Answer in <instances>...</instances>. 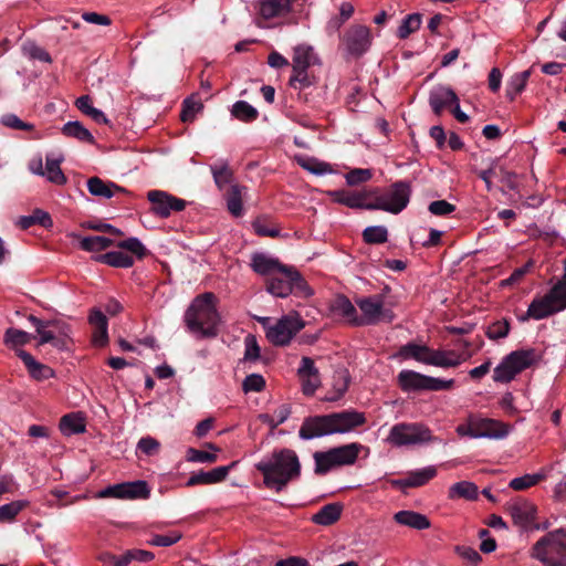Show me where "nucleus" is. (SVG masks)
<instances>
[{
  "instance_id": "30",
  "label": "nucleus",
  "mask_w": 566,
  "mask_h": 566,
  "mask_svg": "<svg viewBox=\"0 0 566 566\" xmlns=\"http://www.w3.org/2000/svg\"><path fill=\"white\" fill-rule=\"evenodd\" d=\"M432 348L426 345L408 343L400 347L398 356L403 359H415L419 363L430 365Z\"/></svg>"
},
{
  "instance_id": "8",
  "label": "nucleus",
  "mask_w": 566,
  "mask_h": 566,
  "mask_svg": "<svg viewBox=\"0 0 566 566\" xmlns=\"http://www.w3.org/2000/svg\"><path fill=\"white\" fill-rule=\"evenodd\" d=\"M387 441L395 447H406L434 442L437 438L423 423L400 422L391 427Z\"/></svg>"
},
{
  "instance_id": "3",
  "label": "nucleus",
  "mask_w": 566,
  "mask_h": 566,
  "mask_svg": "<svg viewBox=\"0 0 566 566\" xmlns=\"http://www.w3.org/2000/svg\"><path fill=\"white\" fill-rule=\"evenodd\" d=\"M220 321L216 296L211 292L196 296L184 315L188 332L200 339L217 337Z\"/></svg>"
},
{
  "instance_id": "22",
  "label": "nucleus",
  "mask_w": 566,
  "mask_h": 566,
  "mask_svg": "<svg viewBox=\"0 0 566 566\" xmlns=\"http://www.w3.org/2000/svg\"><path fill=\"white\" fill-rule=\"evenodd\" d=\"M88 322L94 326L92 340L95 346L102 347L108 342L107 318L99 310H93L88 316Z\"/></svg>"
},
{
  "instance_id": "1",
  "label": "nucleus",
  "mask_w": 566,
  "mask_h": 566,
  "mask_svg": "<svg viewBox=\"0 0 566 566\" xmlns=\"http://www.w3.org/2000/svg\"><path fill=\"white\" fill-rule=\"evenodd\" d=\"M255 468L263 474L265 486L276 492L301 475V463L296 452L286 448L274 450L268 458L258 462Z\"/></svg>"
},
{
  "instance_id": "48",
  "label": "nucleus",
  "mask_w": 566,
  "mask_h": 566,
  "mask_svg": "<svg viewBox=\"0 0 566 566\" xmlns=\"http://www.w3.org/2000/svg\"><path fill=\"white\" fill-rule=\"evenodd\" d=\"M437 475V469L433 465H429L416 471L408 473L409 485L411 488H420L426 485L430 480Z\"/></svg>"
},
{
  "instance_id": "4",
  "label": "nucleus",
  "mask_w": 566,
  "mask_h": 566,
  "mask_svg": "<svg viewBox=\"0 0 566 566\" xmlns=\"http://www.w3.org/2000/svg\"><path fill=\"white\" fill-rule=\"evenodd\" d=\"M530 556L544 566H566V527L542 536L532 546Z\"/></svg>"
},
{
  "instance_id": "54",
  "label": "nucleus",
  "mask_w": 566,
  "mask_h": 566,
  "mask_svg": "<svg viewBox=\"0 0 566 566\" xmlns=\"http://www.w3.org/2000/svg\"><path fill=\"white\" fill-rule=\"evenodd\" d=\"M421 24V14H408L399 25L397 35L399 39H407L411 33L416 32Z\"/></svg>"
},
{
  "instance_id": "41",
  "label": "nucleus",
  "mask_w": 566,
  "mask_h": 566,
  "mask_svg": "<svg viewBox=\"0 0 566 566\" xmlns=\"http://www.w3.org/2000/svg\"><path fill=\"white\" fill-rule=\"evenodd\" d=\"M314 461H315V473L318 475L326 474L332 469L337 468V463L334 458V453L332 450L327 451H316L313 454Z\"/></svg>"
},
{
  "instance_id": "14",
  "label": "nucleus",
  "mask_w": 566,
  "mask_h": 566,
  "mask_svg": "<svg viewBox=\"0 0 566 566\" xmlns=\"http://www.w3.org/2000/svg\"><path fill=\"white\" fill-rule=\"evenodd\" d=\"M386 206L382 207L384 211L397 214L401 212L408 205L410 199L411 189L408 182L397 181L390 186L386 191H381Z\"/></svg>"
},
{
  "instance_id": "43",
  "label": "nucleus",
  "mask_w": 566,
  "mask_h": 566,
  "mask_svg": "<svg viewBox=\"0 0 566 566\" xmlns=\"http://www.w3.org/2000/svg\"><path fill=\"white\" fill-rule=\"evenodd\" d=\"M114 244L112 239H108L103 235H90L84 237L80 241V248L84 251L88 252H98L103 251Z\"/></svg>"
},
{
  "instance_id": "64",
  "label": "nucleus",
  "mask_w": 566,
  "mask_h": 566,
  "mask_svg": "<svg viewBox=\"0 0 566 566\" xmlns=\"http://www.w3.org/2000/svg\"><path fill=\"white\" fill-rule=\"evenodd\" d=\"M373 172L370 169L355 168L348 171L345 176L346 182L349 186H356L371 179Z\"/></svg>"
},
{
  "instance_id": "27",
  "label": "nucleus",
  "mask_w": 566,
  "mask_h": 566,
  "mask_svg": "<svg viewBox=\"0 0 566 566\" xmlns=\"http://www.w3.org/2000/svg\"><path fill=\"white\" fill-rule=\"evenodd\" d=\"M87 190L94 197L104 199L112 198L116 192H124V188L111 181H104L98 177H92L87 180Z\"/></svg>"
},
{
  "instance_id": "21",
  "label": "nucleus",
  "mask_w": 566,
  "mask_h": 566,
  "mask_svg": "<svg viewBox=\"0 0 566 566\" xmlns=\"http://www.w3.org/2000/svg\"><path fill=\"white\" fill-rule=\"evenodd\" d=\"M331 311L347 323L357 326L358 313L355 305L345 295H336L331 303Z\"/></svg>"
},
{
  "instance_id": "60",
  "label": "nucleus",
  "mask_w": 566,
  "mask_h": 566,
  "mask_svg": "<svg viewBox=\"0 0 566 566\" xmlns=\"http://www.w3.org/2000/svg\"><path fill=\"white\" fill-rule=\"evenodd\" d=\"M117 247L129 251L130 253L135 254L138 259H143L147 253L145 245L137 238H128L126 240H123L117 243Z\"/></svg>"
},
{
  "instance_id": "7",
  "label": "nucleus",
  "mask_w": 566,
  "mask_h": 566,
  "mask_svg": "<svg viewBox=\"0 0 566 566\" xmlns=\"http://www.w3.org/2000/svg\"><path fill=\"white\" fill-rule=\"evenodd\" d=\"M261 323L268 340L275 346L290 344L292 338L305 326L304 321L296 312L282 316L274 324H270L269 317L262 318Z\"/></svg>"
},
{
  "instance_id": "33",
  "label": "nucleus",
  "mask_w": 566,
  "mask_h": 566,
  "mask_svg": "<svg viewBox=\"0 0 566 566\" xmlns=\"http://www.w3.org/2000/svg\"><path fill=\"white\" fill-rule=\"evenodd\" d=\"M342 511V504L329 503L324 505L317 513H315L312 517V521L317 525H332L339 520Z\"/></svg>"
},
{
  "instance_id": "52",
  "label": "nucleus",
  "mask_w": 566,
  "mask_h": 566,
  "mask_svg": "<svg viewBox=\"0 0 566 566\" xmlns=\"http://www.w3.org/2000/svg\"><path fill=\"white\" fill-rule=\"evenodd\" d=\"M316 83V77L311 75L307 70H292L289 84L294 90H304Z\"/></svg>"
},
{
  "instance_id": "47",
  "label": "nucleus",
  "mask_w": 566,
  "mask_h": 566,
  "mask_svg": "<svg viewBox=\"0 0 566 566\" xmlns=\"http://www.w3.org/2000/svg\"><path fill=\"white\" fill-rule=\"evenodd\" d=\"M520 374L518 370L509 363V358L505 356L503 360L493 370V380L495 382H510Z\"/></svg>"
},
{
  "instance_id": "19",
  "label": "nucleus",
  "mask_w": 566,
  "mask_h": 566,
  "mask_svg": "<svg viewBox=\"0 0 566 566\" xmlns=\"http://www.w3.org/2000/svg\"><path fill=\"white\" fill-rule=\"evenodd\" d=\"M234 465L232 463L231 465L226 467H218L212 469L211 471H202L195 472L190 475L188 481L186 482L187 486H195V485H208V484H216L219 482H222L226 480V478L229 474L230 469Z\"/></svg>"
},
{
  "instance_id": "59",
  "label": "nucleus",
  "mask_w": 566,
  "mask_h": 566,
  "mask_svg": "<svg viewBox=\"0 0 566 566\" xmlns=\"http://www.w3.org/2000/svg\"><path fill=\"white\" fill-rule=\"evenodd\" d=\"M560 311L566 308V276L564 275L548 292Z\"/></svg>"
},
{
  "instance_id": "49",
  "label": "nucleus",
  "mask_w": 566,
  "mask_h": 566,
  "mask_svg": "<svg viewBox=\"0 0 566 566\" xmlns=\"http://www.w3.org/2000/svg\"><path fill=\"white\" fill-rule=\"evenodd\" d=\"M242 187L232 185L226 195L227 208L229 212L234 217L242 214Z\"/></svg>"
},
{
  "instance_id": "50",
  "label": "nucleus",
  "mask_w": 566,
  "mask_h": 566,
  "mask_svg": "<svg viewBox=\"0 0 566 566\" xmlns=\"http://www.w3.org/2000/svg\"><path fill=\"white\" fill-rule=\"evenodd\" d=\"M231 113L237 119L242 122H253L259 115L258 109L245 101L235 102Z\"/></svg>"
},
{
  "instance_id": "26",
  "label": "nucleus",
  "mask_w": 566,
  "mask_h": 566,
  "mask_svg": "<svg viewBox=\"0 0 566 566\" xmlns=\"http://www.w3.org/2000/svg\"><path fill=\"white\" fill-rule=\"evenodd\" d=\"M292 10V0H263L260 3V14L269 20L284 17Z\"/></svg>"
},
{
  "instance_id": "45",
  "label": "nucleus",
  "mask_w": 566,
  "mask_h": 566,
  "mask_svg": "<svg viewBox=\"0 0 566 566\" xmlns=\"http://www.w3.org/2000/svg\"><path fill=\"white\" fill-rule=\"evenodd\" d=\"M62 133L67 137H73L81 142L94 143L93 135L80 122H67L64 124Z\"/></svg>"
},
{
  "instance_id": "25",
  "label": "nucleus",
  "mask_w": 566,
  "mask_h": 566,
  "mask_svg": "<svg viewBox=\"0 0 566 566\" xmlns=\"http://www.w3.org/2000/svg\"><path fill=\"white\" fill-rule=\"evenodd\" d=\"M467 360V356L455 350L432 349L430 365L441 368L457 367Z\"/></svg>"
},
{
  "instance_id": "35",
  "label": "nucleus",
  "mask_w": 566,
  "mask_h": 566,
  "mask_svg": "<svg viewBox=\"0 0 566 566\" xmlns=\"http://www.w3.org/2000/svg\"><path fill=\"white\" fill-rule=\"evenodd\" d=\"M97 262L107 264L114 268L128 269L133 266L134 259L123 251H111L95 256Z\"/></svg>"
},
{
  "instance_id": "11",
  "label": "nucleus",
  "mask_w": 566,
  "mask_h": 566,
  "mask_svg": "<svg viewBox=\"0 0 566 566\" xmlns=\"http://www.w3.org/2000/svg\"><path fill=\"white\" fill-rule=\"evenodd\" d=\"M371 43L370 29L363 24H353L342 35L339 48L352 57H360L370 49Z\"/></svg>"
},
{
  "instance_id": "53",
  "label": "nucleus",
  "mask_w": 566,
  "mask_h": 566,
  "mask_svg": "<svg viewBox=\"0 0 566 566\" xmlns=\"http://www.w3.org/2000/svg\"><path fill=\"white\" fill-rule=\"evenodd\" d=\"M544 479H545L544 473L524 474L522 476L512 479L510 481L509 485L514 491H524V490H527V489L536 485Z\"/></svg>"
},
{
  "instance_id": "62",
  "label": "nucleus",
  "mask_w": 566,
  "mask_h": 566,
  "mask_svg": "<svg viewBox=\"0 0 566 566\" xmlns=\"http://www.w3.org/2000/svg\"><path fill=\"white\" fill-rule=\"evenodd\" d=\"M364 192L366 195V198L364 199V209L382 210V207L379 206L386 205L384 198L381 197L382 192L378 188Z\"/></svg>"
},
{
  "instance_id": "63",
  "label": "nucleus",
  "mask_w": 566,
  "mask_h": 566,
  "mask_svg": "<svg viewBox=\"0 0 566 566\" xmlns=\"http://www.w3.org/2000/svg\"><path fill=\"white\" fill-rule=\"evenodd\" d=\"M265 387V380L260 374L248 375L242 382V390L244 392H260Z\"/></svg>"
},
{
  "instance_id": "16",
  "label": "nucleus",
  "mask_w": 566,
  "mask_h": 566,
  "mask_svg": "<svg viewBox=\"0 0 566 566\" xmlns=\"http://www.w3.org/2000/svg\"><path fill=\"white\" fill-rule=\"evenodd\" d=\"M560 310L554 302L553 297L549 293L545 294L542 297L534 298L531 304L528 305V308L525 314L521 315L518 317L520 322H526L528 319H543L546 318Z\"/></svg>"
},
{
  "instance_id": "61",
  "label": "nucleus",
  "mask_w": 566,
  "mask_h": 566,
  "mask_svg": "<svg viewBox=\"0 0 566 566\" xmlns=\"http://www.w3.org/2000/svg\"><path fill=\"white\" fill-rule=\"evenodd\" d=\"M182 537L180 532L172 531L168 534H157L151 537L149 544L153 546L168 547L176 544Z\"/></svg>"
},
{
  "instance_id": "55",
  "label": "nucleus",
  "mask_w": 566,
  "mask_h": 566,
  "mask_svg": "<svg viewBox=\"0 0 566 566\" xmlns=\"http://www.w3.org/2000/svg\"><path fill=\"white\" fill-rule=\"evenodd\" d=\"M214 182L219 189L229 185L232 180V171L227 163L210 167Z\"/></svg>"
},
{
  "instance_id": "6",
  "label": "nucleus",
  "mask_w": 566,
  "mask_h": 566,
  "mask_svg": "<svg viewBox=\"0 0 566 566\" xmlns=\"http://www.w3.org/2000/svg\"><path fill=\"white\" fill-rule=\"evenodd\" d=\"M39 336L38 346L51 344L59 350H66L72 342L70 326L61 321H43L34 315L28 317Z\"/></svg>"
},
{
  "instance_id": "28",
  "label": "nucleus",
  "mask_w": 566,
  "mask_h": 566,
  "mask_svg": "<svg viewBox=\"0 0 566 566\" xmlns=\"http://www.w3.org/2000/svg\"><path fill=\"white\" fill-rule=\"evenodd\" d=\"M364 449L360 443L353 442L340 447L332 448L335 461L338 467L352 465L358 459L359 452Z\"/></svg>"
},
{
  "instance_id": "23",
  "label": "nucleus",
  "mask_w": 566,
  "mask_h": 566,
  "mask_svg": "<svg viewBox=\"0 0 566 566\" xmlns=\"http://www.w3.org/2000/svg\"><path fill=\"white\" fill-rule=\"evenodd\" d=\"M282 266H284V264H282L276 258H272L261 252L252 254L251 268L260 275H268L270 277Z\"/></svg>"
},
{
  "instance_id": "32",
  "label": "nucleus",
  "mask_w": 566,
  "mask_h": 566,
  "mask_svg": "<svg viewBox=\"0 0 566 566\" xmlns=\"http://www.w3.org/2000/svg\"><path fill=\"white\" fill-rule=\"evenodd\" d=\"M328 195L333 201L344 205L354 209H364V199L366 198L365 192L359 191H346V190H334L329 191Z\"/></svg>"
},
{
  "instance_id": "38",
  "label": "nucleus",
  "mask_w": 566,
  "mask_h": 566,
  "mask_svg": "<svg viewBox=\"0 0 566 566\" xmlns=\"http://www.w3.org/2000/svg\"><path fill=\"white\" fill-rule=\"evenodd\" d=\"M32 338H34V336L31 334L22 329L10 327L4 332L3 343L9 348L17 352L19 346L27 345Z\"/></svg>"
},
{
  "instance_id": "36",
  "label": "nucleus",
  "mask_w": 566,
  "mask_h": 566,
  "mask_svg": "<svg viewBox=\"0 0 566 566\" xmlns=\"http://www.w3.org/2000/svg\"><path fill=\"white\" fill-rule=\"evenodd\" d=\"M59 428L64 436H73L85 431V422L78 413H69L61 418Z\"/></svg>"
},
{
  "instance_id": "17",
  "label": "nucleus",
  "mask_w": 566,
  "mask_h": 566,
  "mask_svg": "<svg viewBox=\"0 0 566 566\" xmlns=\"http://www.w3.org/2000/svg\"><path fill=\"white\" fill-rule=\"evenodd\" d=\"M459 102L455 92L446 85H437L429 93V105L432 112L440 116L446 108H452Z\"/></svg>"
},
{
  "instance_id": "20",
  "label": "nucleus",
  "mask_w": 566,
  "mask_h": 566,
  "mask_svg": "<svg viewBox=\"0 0 566 566\" xmlns=\"http://www.w3.org/2000/svg\"><path fill=\"white\" fill-rule=\"evenodd\" d=\"M509 513L515 525L527 528L535 518L536 509L531 502L518 501L509 506Z\"/></svg>"
},
{
  "instance_id": "5",
  "label": "nucleus",
  "mask_w": 566,
  "mask_h": 566,
  "mask_svg": "<svg viewBox=\"0 0 566 566\" xmlns=\"http://www.w3.org/2000/svg\"><path fill=\"white\" fill-rule=\"evenodd\" d=\"M266 291L276 297H287L291 293L311 296L313 291L294 268L284 265L266 280Z\"/></svg>"
},
{
  "instance_id": "39",
  "label": "nucleus",
  "mask_w": 566,
  "mask_h": 566,
  "mask_svg": "<svg viewBox=\"0 0 566 566\" xmlns=\"http://www.w3.org/2000/svg\"><path fill=\"white\" fill-rule=\"evenodd\" d=\"M202 109L203 104L199 95L192 94L182 102L180 118L184 123L192 122Z\"/></svg>"
},
{
  "instance_id": "37",
  "label": "nucleus",
  "mask_w": 566,
  "mask_h": 566,
  "mask_svg": "<svg viewBox=\"0 0 566 566\" xmlns=\"http://www.w3.org/2000/svg\"><path fill=\"white\" fill-rule=\"evenodd\" d=\"M349 375L346 369L337 370L334 374L333 392L325 397L326 401H336L347 391Z\"/></svg>"
},
{
  "instance_id": "29",
  "label": "nucleus",
  "mask_w": 566,
  "mask_h": 566,
  "mask_svg": "<svg viewBox=\"0 0 566 566\" xmlns=\"http://www.w3.org/2000/svg\"><path fill=\"white\" fill-rule=\"evenodd\" d=\"M394 520L400 524L415 530H427L430 527L429 518L415 511H399L394 515Z\"/></svg>"
},
{
  "instance_id": "40",
  "label": "nucleus",
  "mask_w": 566,
  "mask_h": 566,
  "mask_svg": "<svg viewBox=\"0 0 566 566\" xmlns=\"http://www.w3.org/2000/svg\"><path fill=\"white\" fill-rule=\"evenodd\" d=\"M314 461H315V473L318 475L326 474L332 469L337 468V463L334 458V453L332 450L327 451H316L313 454Z\"/></svg>"
},
{
  "instance_id": "13",
  "label": "nucleus",
  "mask_w": 566,
  "mask_h": 566,
  "mask_svg": "<svg viewBox=\"0 0 566 566\" xmlns=\"http://www.w3.org/2000/svg\"><path fill=\"white\" fill-rule=\"evenodd\" d=\"M149 488L146 481L137 480L133 482H124L109 485L98 492V497H116V499H147L149 496Z\"/></svg>"
},
{
  "instance_id": "15",
  "label": "nucleus",
  "mask_w": 566,
  "mask_h": 566,
  "mask_svg": "<svg viewBox=\"0 0 566 566\" xmlns=\"http://www.w3.org/2000/svg\"><path fill=\"white\" fill-rule=\"evenodd\" d=\"M473 439H503L510 432V427L499 420L480 418L473 415Z\"/></svg>"
},
{
  "instance_id": "24",
  "label": "nucleus",
  "mask_w": 566,
  "mask_h": 566,
  "mask_svg": "<svg viewBox=\"0 0 566 566\" xmlns=\"http://www.w3.org/2000/svg\"><path fill=\"white\" fill-rule=\"evenodd\" d=\"M318 63L319 59L311 45L300 44L294 48L292 70H308L311 65Z\"/></svg>"
},
{
  "instance_id": "31",
  "label": "nucleus",
  "mask_w": 566,
  "mask_h": 566,
  "mask_svg": "<svg viewBox=\"0 0 566 566\" xmlns=\"http://www.w3.org/2000/svg\"><path fill=\"white\" fill-rule=\"evenodd\" d=\"M518 373L533 366L539 358L537 352L533 348L514 350L506 356Z\"/></svg>"
},
{
  "instance_id": "46",
  "label": "nucleus",
  "mask_w": 566,
  "mask_h": 566,
  "mask_svg": "<svg viewBox=\"0 0 566 566\" xmlns=\"http://www.w3.org/2000/svg\"><path fill=\"white\" fill-rule=\"evenodd\" d=\"M30 504L27 500H18L0 506V522L11 523L21 511Z\"/></svg>"
},
{
  "instance_id": "2",
  "label": "nucleus",
  "mask_w": 566,
  "mask_h": 566,
  "mask_svg": "<svg viewBox=\"0 0 566 566\" xmlns=\"http://www.w3.org/2000/svg\"><path fill=\"white\" fill-rule=\"evenodd\" d=\"M365 413L356 410L308 417L304 419L298 436L303 440H311L334 433H346L365 424Z\"/></svg>"
},
{
  "instance_id": "56",
  "label": "nucleus",
  "mask_w": 566,
  "mask_h": 566,
  "mask_svg": "<svg viewBox=\"0 0 566 566\" xmlns=\"http://www.w3.org/2000/svg\"><path fill=\"white\" fill-rule=\"evenodd\" d=\"M363 238L367 243H385L388 240V231L382 226L368 227L364 230Z\"/></svg>"
},
{
  "instance_id": "12",
  "label": "nucleus",
  "mask_w": 566,
  "mask_h": 566,
  "mask_svg": "<svg viewBox=\"0 0 566 566\" xmlns=\"http://www.w3.org/2000/svg\"><path fill=\"white\" fill-rule=\"evenodd\" d=\"M147 199L151 203V212L160 218H168L172 212L182 211L187 206L184 199L163 190H150Z\"/></svg>"
},
{
  "instance_id": "18",
  "label": "nucleus",
  "mask_w": 566,
  "mask_h": 566,
  "mask_svg": "<svg viewBox=\"0 0 566 566\" xmlns=\"http://www.w3.org/2000/svg\"><path fill=\"white\" fill-rule=\"evenodd\" d=\"M17 356L23 361L30 377L34 380L43 381L54 377L55 373L50 366L35 360V358L24 349H18Z\"/></svg>"
},
{
  "instance_id": "51",
  "label": "nucleus",
  "mask_w": 566,
  "mask_h": 566,
  "mask_svg": "<svg viewBox=\"0 0 566 566\" xmlns=\"http://www.w3.org/2000/svg\"><path fill=\"white\" fill-rule=\"evenodd\" d=\"M297 163L302 168L317 176L333 172V168L329 164L313 157L300 158Z\"/></svg>"
},
{
  "instance_id": "57",
  "label": "nucleus",
  "mask_w": 566,
  "mask_h": 566,
  "mask_svg": "<svg viewBox=\"0 0 566 566\" xmlns=\"http://www.w3.org/2000/svg\"><path fill=\"white\" fill-rule=\"evenodd\" d=\"M0 123L10 129L15 130H33L34 125L23 122L15 114L8 113L0 117Z\"/></svg>"
},
{
  "instance_id": "9",
  "label": "nucleus",
  "mask_w": 566,
  "mask_h": 566,
  "mask_svg": "<svg viewBox=\"0 0 566 566\" xmlns=\"http://www.w3.org/2000/svg\"><path fill=\"white\" fill-rule=\"evenodd\" d=\"M355 303L361 312L360 315L358 314L357 326L391 323L395 318L394 312L384 306V297L381 295L358 297Z\"/></svg>"
},
{
  "instance_id": "10",
  "label": "nucleus",
  "mask_w": 566,
  "mask_h": 566,
  "mask_svg": "<svg viewBox=\"0 0 566 566\" xmlns=\"http://www.w3.org/2000/svg\"><path fill=\"white\" fill-rule=\"evenodd\" d=\"M397 378L399 387L406 392L422 390L441 391L449 390L454 386L453 379L443 380L410 369L401 370Z\"/></svg>"
},
{
  "instance_id": "42",
  "label": "nucleus",
  "mask_w": 566,
  "mask_h": 566,
  "mask_svg": "<svg viewBox=\"0 0 566 566\" xmlns=\"http://www.w3.org/2000/svg\"><path fill=\"white\" fill-rule=\"evenodd\" d=\"M60 164L61 159H54L50 156L46 157L43 177H45L48 181L55 185H64L66 182V177L63 174Z\"/></svg>"
},
{
  "instance_id": "34",
  "label": "nucleus",
  "mask_w": 566,
  "mask_h": 566,
  "mask_svg": "<svg viewBox=\"0 0 566 566\" xmlns=\"http://www.w3.org/2000/svg\"><path fill=\"white\" fill-rule=\"evenodd\" d=\"M479 490L478 486L470 481H461L452 484L448 491V497L450 500L464 499L473 501L478 499Z\"/></svg>"
},
{
  "instance_id": "44",
  "label": "nucleus",
  "mask_w": 566,
  "mask_h": 566,
  "mask_svg": "<svg viewBox=\"0 0 566 566\" xmlns=\"http://www.w3.org/2000/svg\"><path fill=\"white\" fill-rule=\"evenodd\" d=\"M531 75V71L526 70L520 73L514 74L506 86V96L513 101L526 86L528 77Z\"/></svg>"
},
{
  "instance_id": "58",
  "label": "nucleus",
  "mask_w": 566,
  "mask_h": 566,
  "mask_svg": "<svg viewBox=\"0 0 566 566\" xmlns=\"http://www.w3.org/2000/svg\"><path fill=\"white\" fill-rule=\"evenodd\" d=\"M260 346L255 336L249 334L244 338V356L243 361H256L260 358Z\"/></svg>"
}]
</instances>
